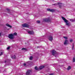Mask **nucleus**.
I'll return each mask as SVG.
<instances>
[{
  "instance_id": "obj_7",
  "label": "nucleus",
  "mask_w": 75,
  "mask_h": 75,
  "mask_svg": "<svg viewBox=\"0 0 75 75\" xmlns=\"http://www.w3.org/2000/svg\"><path fill=\"white\" fill-rule=\"evenodd\" d=\"M48 39L50 41H52V40H53V37L52 36H50L49 37Z\"/></svg>"
},
{
  "instance_id": "obj_9",
  "label": "nucleus",
  "mask_w": 75,
  "mask_h": 75,
  "mask_svg": "<svg viewBox=\"0 0 75 75\" xmlns=\"http://www.w3.org/2000/svg\"><path fill=\"white\" fill-rule=\"evenodd\" d=\"M56 54V51H55L54 50H53L52 51V54L53 55H55Z\"/></svg>"
},
{
  "instance_id": "obj_5",
  "label": "nucleus",
  "mask_w": 75,
  "mask_h": 75,
  "mask_svg": "<svg viewBox=\"0 0 75 75\" xmlns=\"http://www.w3.org/2000/svg\"><path fill=\"white\" fill-rule=\"evenodd\" d=\"M31 72V70H28L26 73V75H30V73Z\"/></svg>"
},
{
  "instance_id": "obj_22",
  "label": "nucleus",
  "mask_w": 75,
  "mask_h": 75,
  "mask_svg": "<svg viewBox=\"0 0 75 75\" xmlns=\"http://www.w3.org/2000/svg\"><path fill=\"white\" fill-rule=\"evenodd\" d=\"M27 50V49H26L25 48H22V50Z\"/></svg>"
},
{
  "instance_id": "obj_17",
  "label": "nucleus",
  "mask_w": 75,
  "mask_h": 75,
  "mask_svg": "<svg viewBox=\"0 0 75 75\" xmlns=\"http://www.w3.org/2000/svg\"><path fill=\"white\" fill-rule=\"evenodd\" d=\"M9 61V60L8 59H6L5 61V63H6V62H8Z\"/></svg>"
},
{
  "instance_id": "obj_31",
  "label": "nucleus",
  "mask_w": 75,
  "mask_h": 75,
  "mask_svg": "<svg viewBox=\"0 0 75 75\" xmlns=\"http://www.w3.org/2000/svg\"><path fill=\"white\" fill-rule=\"evenodd\" d=\"M23 65H24V66H26V64L24 63L23 64Z\"/></svg>"
},
{
  "instance_id": "obj_33",
  "label": "nucleus",
  "mask_w": 75,
  "mask_h": 75,
  "mask_svg": "<svg viewBox=\"0 0 75 75\" xmlns=\"http://www.w3.org/2000/svg\"><path fill=\"white\" fill-rule=\"evenodd\" d=\"M1 52V55H3V52Z\"/></svg>"
},
{
  "instance_id": "obj_15",
  "label": "nucleus",
  "mask_w": 75,
  "mask_h": 75,
  "mask_svg": "<svg viewBox=\"0 0 75 75\" xmlns=\"http://www.w3.org/2000/svg\"><path fill=\"white\" fill-rule=\"evenodd\" d=\"M70 21H71V22H74V21H75V19H70Z\"/></svg>"
},
{
  "instance_id": "obj_28",
  "label": "nucleus",
  "mask_w": 75,
  "mask_h": 75,
  "mask_svg": "<svg viewBox=\"0 0 75 75\" xmlns=\"http://www.w3.org/2000/svg\"><path fill=\"white\" fill-rule=\"evenodd\" d=\"M57 4H53V5H52V6H57Z\"/></svg>"
},
{
  "instance_id": "obj_25",
  "label": "nucleus",
  "mask_w": 75,
  "mask_h": 75,
  "mask_svg": "<svg viewBox=\"0 0 75 75\" xmlns=\"http://www.w3.org/2000/svg\"><path fill=\"white\" fill-rule=\"evenodd\" d=\"M72 41H73V40L72 39L70 40V42H71Z\"/></svg>"
},
{
  "instance_id": "obj_13",
  "label": "nucleus",
  "mask_w": 75,
  "mask_h": 75,
  "mask_svg": "<svg viewBox=\"0 0 75 75\" xmlns=\"http://www.w3.org/2000/svg\"><path fill=\"white\" fill-rule=\"evenodd\" d=\"M11 58L12 59H16V55H14L13 56H11Z\"/></svg>"
},
{
  "instance_id": "obj_24",
  "label": "nucleus",
  "mask_w": 75,
  "mask_h": 75,
  "mask_svg": "<svg viewBox=\"0 0 75 75\" xmlns=\"http://www.w3.org/2000/svg\"><path fill=\"white\" fill-rule=\"evenodd\" d=\"M37 22L39 24L40 23V21H37Z\"/></svg>"
},
{
  "instance_id": "obj_26",
  "label": "nucleus",
  "mask_w": 75,
  "mask_h": 75,
  "mask_svg": "<svg viewBox=\"0 0 75 75\" xmlns=\"http://www.w3.org/2000/svg\"><path fill=\"white\" fill-rule=\"evenodd\" d=\"M10 47H8L7 48V50H9L10 49Z\"/></svg>"
},
{
  "instance_id": "obj_32",
  "label": "nucleus",
  "mask_w": 75,
  "mask_h": 75,
  "mask_svg": "<svg viewBox=\"0 0 75 75\" xmlns=\"http://www.w3.org/2000/svg\"><path fill=\"white\" fill-rule=\"evenodd\" d=\"M58 4H62L61 3H58Z\"/></svg>"
},
{
  "instance_id": "obj_30",
  "label": "nucleus",
  "mask_w": 75,
  "mask_h": 75,
  "mask_svg": "<svg viewBox=\"0 0 75 75\" xmlns=\"http://www.w3.org/2000/svg\"><path fill=\"white\" fill-rule=\"evenodd\" d=\"M6 10L8 11H9L10 9L7 8L6 9Z\"/></svg>"
},
{
  "instance_id": "obj_3",
  "label": "nucleus",
  "mask_w": 75,
  "mask_h": 75,
  "mask_svg": "<svg viewBox=\"0 0 75 75\" xmlns=\"http://www.w3.org/2000/svg\"><path fill=\"white\" fill-rule=\"evenodd\" d=\"M47 11H50V12H52L53 13V12H54L55 11V10L53 9H51L48 8L47 9Z\"/></svg>"
},
{
  "instance_id": "obj_6",
  "label": "nucleus",
  "mask_w": 75,
  "mask_h": 75,
  "mask_svg": "<svg viewBox=\"0 0 75 75\" xmlns=\"http://www.w3.org/2000/svg\"><path fill=\"white\" fill-rule=\"evenodd\" d=\"M62 19H63V20L64 21V22L65 23H66L68 22V21H67V19H66V18H65L64 17H62Z\"/></svg>"
},
{
  "instance_id": "obj_34",
  "label": "nucleus",
  "mask_w": 75,
  "mask_h": 75,
  "mask_svg": "<svg viewBox=\"0 0 75 75\" xmlns=\"http://www.w3.org/2000/svg\"><path fill=\"white\" fill-rule=\"evenodd\" d=\"M49 75H53V74L51 73V74H50Z\"/></svg>"
},
{
  "instance_id": "obj_20",
  "label": "nucleus",
  "mask_w": 75,
  "mask_h": 75,
  "mask_svg": "<svg viewBox=\"0 0 75 75\" xmlns=\"http://www.w3.org/2000/svg\"><path fill=\"white\" fill-rule=\"evenodd\" d=\"M32 59H33V56H30L29 58V59H30V60H32Z\"/></svg>"
},
{
  "instance_id": "obj_29",
  "label": "nucleus",
  "mask_w": 75,
  "mask_h": 75,
  "mask_svg": "<svg viewBox=\"0 0 75 75\" xmlns=\"http://www.w3.org/2000/svg\"><path fill=\"white\" fill-rule=\"evenodd\" d=\"M59 8H61V7L62 6L61 5H59Z\"/></svg>"
},
{
  "instance_id": "obj_10",
  "label": "nucleus",
  "mask_w": 75,
  "mask_h": 75,
  "mask_svg": "<svg viewBox=\"0 0 75 75\" xmlns=\"http://www.w3.org/2000/svg\"><path fill=\"white\" fill-rule=\"evenodd\" d=\"M6 25L8 27H10V28H12V26L8 23H6Z\"/></svg>"
},
{
  "instance_id": "obj_38",
  "label": "nucleus",
  "mask_w": 75,
  "mask_h": 75,
  "mask_svg": "<svg viewBox=\"0 0 75 75\" xmlns=\"http://www.w3.org/2000/svg\"><path fill=\"white\" fill-rule=\"evenodd\" d=\"M1 56V54H0V56Z\"/></svg>"
},
{
  "instance_id": "obj_27",
  "label": "nucleus",
  "mask_w": 75,
  "mask_h": 75,
  "mask_svg": "<svg viewBox=\"0 0 75 75\" xmlns=\"http://www.w3.org/2000/svg\"><path fill=\"white\" fill-rule=\"evenodd\" d=\"M74 44H73V46L72 47V50H74Z\"/></svg>"
},
{
  "instance_id": "obj_37",
  "label": "nucleus",
  "mask_w": 75,
  "mask_h": 75,
  "mask_svg": "<svg viewBox=\"0 0 75 75\" xmlns=\"http://www.w3.org/2000/svg\"><path fill=\"white\" fill-rule=\"evenodd\" d=\"M8 30H9V29H7Z\"/></svg>"
},
{
  "instance_id": "obj_35",
  "label": "nucleus",
  "mask_w": 75,
  "mask_h": 75,
  "mask_svg": "<svg viewBox=\"0 0 75 75\" xmlns=\"http://www.w3.org/2000/svg\"><path fill=\"white\" fill-rule=\"evenodd\" d=\"M1 33H0V36H1Z\"/></svg>"
},
{
  "instance_id": "obj_2",
  "label": "nucleus",
  "mask_w": 75,
  "mask_h": 75,
  "mask_svg": "<svg viewBox=\"0 0 75 75\" xmlns=\"http://www.w3.org/2000/svg\"><path fill=\"white\" fill-rule=\"evenodd\" d=\"M8 38L11 39V40H13L14 38L13 34H11L9 35Z\"/></svg>"
},
{
  "instance_id": "obj_8",
  "label": "nucleus",
  "mask_w": 75,
  "mask_h": 75,
  "mask_svg": "<svg viewBox=\"0 0 75 75\" xmlns=\"http://www.w3.org/2000/svg\"><path fill=\"white\" fill-rule=\"evenodd\" d=\"M68 40H65L64 41V45H67V44H68Z\"/></svg>"
},
{
  "instance_id": "obj_18",
  "label": "nucleus",
  "mask_w": 75,
  "mask_h": 75,
  "mask_svg": "<svg viewBox=\"0 0 75 75\" xmlns=\"http://www.w3.org/2000/svg\"><path fill=\"white\" fill-rule=\"evenodd\" d=\"M13 36L14 35H15V36L17 35V33L16 32H15L14 34H13Z\"/></svg>"
},
{
  "instance_id": "obj_19",
  "label": "nucleus",
  "mask_w": 75,
  "mask_h": 75,
  "mask_svg": "<svg viewBox=\"0 0 75 75\" xmlns=\"http://www.w3.org/2000/svg\"><path fill=\"white\" fill-rule=\"evenodd\" d=\"M73 62H75V57H73Z\"/></svg>"
},
{
  "instance_id": "obj_1",
  "label": "nucleus",
  "mask_w": 75,
  "mask_h": 75,
  "mask_svg": "<svg viewBox=\"0 0 75 75\" xmlns=\"http://www.w3.org/2000/svg\"><path fill=\"white\" fill-rule=\"evenodd\" d=\"M43 21L45 22L49 23L51 22V19L50 18H46L43 19Z\"/></svg>"
},
{
  "instance_id": "obj_36",
  "label": "nucleus",
  "mask_w": 75,
  "mask_h": 75,
  "mask_svg": "<svg viewBox=\"0 0 75 75\" xmlns=\"http://www.w3.org/2000/svg\"><path fill=\"white\" fill-rule=\"evenodd\" d=\"M37 48H39V46H37Z\"/></svg>"
},
{
  "instance_id": "obj_21",
  "label": "nucleus",
  "mask_w": 75,
  "mask_h": 75,
  "mask_svg": "<svg viewBox=\"0 0 75 75\" xmlns=\"http://www.w3.org/2000/svg\"><path fill=\"white\" fill-rule=\"evenodd\" d=\"M35 70H38V68H37V67H36L35 68Z\"/></svg>"
},
{
  "instance_id": "obj_16",
  "label": "nucleus",
  "mask_w": 75,
  "mask_h": 75,
  "mask_svg": "<svg viewBox=\"0 0 75 75\" xmlns=\"http://www.w3.org/2000/svg\"><path fill=\"white\" fill-rule=\"evenodd\" d=\"M66 25H67V26H69H69H70V25L69 23H68V22L66 23Z\"/></svg>"
},
{
  "instance_id": "obj_23",
  "label": "nucleus",
  "mask_w": 75,
  "mask_h": 75,
  "mask_svg": "<svg viewBox=\"0 0 75 75\" xmlns=\"http://www.w3.org/2000/svg\"><path fill=\"white\" fill-rule=\"evenodd\" d=\"M63 38L65 39H68V38L67 37L64 36L63 37Z\"/></svg>"
},
{
  "instance_id": "obj_14",
  "label": "nucleus",
  "mask_w": 75,
  "mask_h": 75,
  "mask_svg": "<svg viewBox=\"0 0 75 75\" xmlns=\"http://www.w3.org/2000/svg\"><path fill=\"white\" fill-rule=\"evenodd\" d=\"M71 69V67L70 66H69L68 68L67 69L68 71H69V70H70Z\"/></svg>"
},
{
  "instance_id": "obj_4",
  "label": "nucleus",
  "mask_w": 75,
  "mask_h": 75,
  "mask_svg": "<svg viewBox=\"0 0 75 75\" xmlns=\"http://www.w3.org/2000/svg\"><path fill=\"white\" fill-rule=\"evenodd\" d=\"M23 27H27V28H28L30 26L29 25L26 23H25L22 25Z\"/></svg>"
},
{
  "instance_id": "obj_11",
  "label": "nucleus",
  "mask_w": 75,
  "mask_h": 75,
  "mask_svg": "<svg viewBox=\"0 0 75 75\" xmlns=\"http://www.w3.org/2000/svg\"><path fill=\"white\" fill-rule=\"evenodd\" d=\"M45 67L44 66H41L39 68V69H40V70H41V69H43Z\"/></svg>"
},
{
  "instance_id": "obj_12",
  "label": "nucleus",
  "mask_w": 75,
  "mask_h": 75,
  "mask_svg": "<svg viewBox=\"0 0 75 75\" xmlns=\"http://www.w3.org/2000/svg\"><path fill=\"white\" fill-rule=\"evenodd\" d=\"M28 33L29 34H33V32L32 31H28Z\"/></svg>"
}]
</instances>
